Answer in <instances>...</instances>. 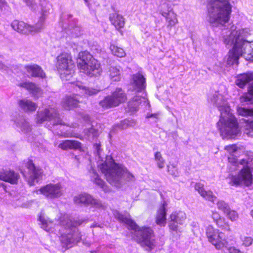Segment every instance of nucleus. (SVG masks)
Instances as JSON below:
<instances>
[{"instance_id": "obj_62", "label": "nucleus", "mask_w": 253, "mask_h": 253, "mask_svg": "<svg viewBox=\"0 0 253 253\" xmlns=\"http://www.w3.org/2000/svg\"><path fill=\"white\" fill-rule=\"evenodd\" d=\"M68 16H69V17H72V15L70 14L68 15Z\"/></svg>"}, {"instance_id": "obj_27", "label": "nucleus", "mask_w": 253, "mask_h": 253, "mask_svg": "<svg viewBox=\"0 0 253 253\" xmlns=\"http://www.w3.org/2000/svg\"><path fill=\"white\" fill-rule=\"evenodd\" d=\"M18 105L20 108L26 112L35 111L38 105L30 100L23 99L18 101Z\"/></svg>"}, {"instance_id": "obj_44", "label": "nucleus", "mask_w": 253, "mask_h": 253, "mask_svg": "<svg viewBox=\"0 0 253 253\" xmlns=\"http://www.w3.org/2000/svg\"><path fill=\"white\" fill-rule=\"evenodd\" d=\"M154 159L159 169H161L164 168L165 162L160 152H157L155 154Z\"/></svg>"}, {"instance_id": "obj_18", "label": "nucleus", "mask_w": 253, "mask_h": 253, "mask_svg": "<svg viewBox=\"0 0 253 253\" xmlns=\"http://www.w3.org/2000/svg\"><path fill=\"white\" fill-rule=\"evenodd\" d=\"M19 178L18 173L13 170H2L0 171V180L9 182L12 184L17 183Z\"/></svg>"}, {"instance_id": "obj_42", "label": "nucleus", "mask_w": 253, "mask_h": 253, "mask_svg": "<svg viewBox=\"0 0 253 253\" xmlns=\"http://www.w3.org/2000/svg\"><path fill=\"white\" fill-rule=\"evenodd\" d=\"M90 172L91 174V180L96 184L98 185L101 188H103L105 183L102 179L99 177L98 175L96 173L95 170L93 169H92Z\"/></svg>"}, {"instance_id": "obj_33", "label": "nucleus", "mask_w": 253, "mask_h": 253, "mask_svg": "<svg viewBox=\"0 0 253 253\" xmlns=\"http://www.w3.org/2000/svg\"><path fill=\"white\" fill-rule=\"evenodd\" d=\"M170 221L174 222L177 224H183L186 219L185 213L182 211L173 212L170 216Z\"/></svg>"}, {"instance_id": "obj_58", "label": "nucleus", "mask_w": 253, "mask_h": 253, "mask_svg": "<svg viewBox=\"0 0 253 253\" xmlns=\"http://www.w3.org/2000/svg\"><path fill=\"white\" fill-rule=\"evenodd\" d=\"M94 147L95 148V149L97 151V153H99V149H100V145L98 144H95L94 145Z\"/></svg>"}, {"instance_id": "obj_3", "label": "nucleus", "mask_w": 253, "mask_h": 253, "mask_svg": "<svg viewBox=\"0 0 253 253\" xmlns=\"http://www.w3.org/2000/svg\"><path fill=\"white\" fill-rule=\"evenodd\" d=\"M101 172L112 185L120 187L125 181H132L134 176L124 167L116 164L112 157L107 156L106 161L99 164Z\"/></svg>"}, {"instance_id": "obj_34", "label": "nucleus", "mask_w": 253, "mask_h": 253, "mask_svg": "<svg viewBox=\"0 0 253 253\" xmlns=\"http://www.w3.org/2000/svg\"><path fill=\"white\" fill-rule=\"evenodd\" d=\"M66 32L72 37H78L82 34V28L76 25L70 24Z\"/></svg>"}, {"instance_id": "obj_40", "label": "nucleus", "mask_w": 253, "mask_h": 253, "mask_svg": "<svg viewBox=\"0 0 253 253\" xmlns=\"http://www.w3.org/2000/svg\"><path fill=\"white\" fill-rule=\"evenodd\" d=\"M237 112L239 115L243 117L253 116V109H249L245 107H238L237 108Z\"/></svg>"}, {"instance_id": "obj_2", "label": "nucleus", "mask_w": 253, "mask_h": 253, "mask_svg": "<svg viewBox=\"0 0 253 253\" xmlns=\"http://www.w3.org/2000/svg\"><path fill=\"white\" fill-rule=\"evenodd\" d=\"M210 100L220 112V119L216 125L221 136L223 139H238L242 132L227 101L222 94L216 92L211 95Z\"/></svg>"}, {"instance_id": "obj_13", "label": "nucleus", "mask_w": 253, "mask_h": 253, "mask_svg": "<svg viewBox=\"0 0 253 253\" xmlns=\"http://www.w3.org/2000/svg\"><path fill=\"white\" fill-rule=\"evenodd\" d=\"M126 100V96L124 92L120 88L116 90L111 95L105 97L99 102V105L104 109L118 106Z\"/></svg>"}, {"instance_id": "obj_7", "label": "nucleus", "mask_w": 253, "mask_h": 253, "mask_svg": "<svg viewBox=\"0 0 253 253\" xmlns=\"http://www.w3.org/2000/svg\"><path fill=\"white\" fill-rule=\"evenodd\" d=\"M40 1L42 6V16L38 23L34 26H31L23 21L15 20L11 24L13 30L19 33L27 35L39 32L43 28L46 16L49 13L51 5L47 3L45 0Z\"/></svg>"}, {"instance_id": "obj_29", "label": "nucleus", "mask_w": 253, "mask_h": 253, "mask_svg": "<svg viewBox=\"0 0 253 253\" xmlns=\"http://www.w3.org/2000/svg\"><path fill=\"white\" fill-rule=\"evenodd\" d=\"M79 103V100L76 96H67L63 102V107L66 110H70L73 108L77 107Z\"/></svg>"}, {"instance_id": "obj_49", "label": "nucleus", "mask_w": 253, "mask_h": 253, "mask_svg": "<svg viewBox=\"0 0 253 253\" xmlns=\"http://www.w3.org/2000/svg\"><path fill=\"white\" fill-rule=\"evenodd\" d=\"M225 214L232 221L236 220L238 218V214L237 212L235 211H231L230 209Z\"/></svg>"}, {"instance_id": "obj_50", "label": "nucleus", "mask_w": 253, "mask_h": 253, "mask_svg": "<svg viewBox=\"0 0 253 253\" xmlns=\"http://www.w3.org/2000/svg\"><path fill=\"white\" fill-rule=\"evenodd\" d=\"M227 245H226V247H224L226 248L229 253H244L235 247H227Z\"/></svg>"}, {"instance_id": "obj_11", "label": "nucleus", "mask_w": 253, "mask_h": 253, "mask_svg": "<svg viewBox=\"0 0 253 253\" xmlns=\"http://www.w3.org/2000/svg\"><path fill=\"white\" fill-rule=\"evenodd\" d=\"M229 163L237 166L240 169L238 174L231 176L230 184L235 186H251L253 183L252 171L246 167H244V165H240L234 158H229Z\"/></svg>"}, {"instance_id": "obj_26", "label": "nucleus", "mask_w": 253, "mask_h": 253, "mask_svg": "<svg viewBox=\"0 0 253 253\" xmlns=\"http://www.w3.org/2000/svg\"><path fill=\"white\" fill-rule=\"evenodd\" d=\"M17 127L24 133H28L31 130V126L23 116H19L14 120Z\"/></svg>"}, {"instance_id": "obj_36", "label": "nucleus", "mask_w": 253, "mask_h": 253, "mask_svg": "<svg viewBox=\"0 0 253 253\" xmlns=\"http://www.w3.org/2000/svg\"><path fill=\"white\" fill-rule=\"evenodd\" d=\"M244 127V133L247 134L249 137H253V120H245Z\"/></svg>"}, {"instance_id": "obj_35", "label": "nucleus", "mask_w": 253, "mask_h": 253, "mask_svg": "<svg viewBox=\"0 0 253 253\" xmlns=\"http://www.w3.org/2000/svg\"><path fill=\"white\" fill-rule=\"evenodd\" d=\"M249 94H246L240 97L241 103L249 102L253 103V83L251 84L248 88Z\"/></svg>"}, {"instance_id": "obj_19", "label": "nucleus", "mask_w": 253, "mask_h": 253, "mask_svg": "<svg viewBox=\"0 0 253 253\" xmlns=\"http://www.w3.org/2000/svg\"><path fill=\"white\" fill-rule=\"evenodd\" d=\"M25 69L28 76L33 77H38L44 78L45 77V74L41 67L36 64H32L27 65L25 67Z\"/></svg>"}, {"instance_id": "obj_48", "label": "nucleus", "mask_w": 253, "mask_h": 253, "mask_svg": "<svg viewBox=\"0 0 253 253\" xmlns=\"http://www.w3.org/2000/svg\"><path fill=\"white\" fill-rule=\"evenodd\" d=\"M133 125L134 122L132 120L125 119L121 122L120 124V127L123 129H126L129 126H132Z\"/></svg>"}, {"instance_id": "obj_12", "label": "nucleus", "mask_w": 253, "mask_h": 253, "mask_svg": "<svg viewBox=\"0 0 253 253\" xmlns=\"http://www.w3.org/2000/svg\"><path fill=\"white\" fill-rule=\"evenodd\" d=\"M56 67L61 78L69 80L74 73L75 65L71 56L63 53L57 57Z\"/></svg>"}, {"instance_id": "obj_8", "label": "nucleus", "mask_w": 253, "mask_h": 253, "mask_svg": "<svg viewBox=\"0 0 253 253\" xmlns=\"http://www.w3.org/2000/svg\"><path fill=\"white\" fill-rule=\"evenodd\" d=\"M133 91L137 94L128 103V109L131 112L137 111L139 105L143 102L145 103L148 100L145 98L146 93L144 89L146 87V80L140 74H136L133 76Z\"/></svg>"}, {"instance_id": "obj_1", "label": "nucleus", "mask_w": 253, "mask_h": 253, "mask_svg": "<svg viewBox=\"0 0 253 253\" xmlns=\"http://www.w3.org/2000/svg\"><path fill=\"white\" fill-rule=\"evenodd\" d=\"M224 34H226L223 37L224 43L226 45H234L224 59L226 66L237 65L240 56L248 61L253 60V42L246 39L248 34L247 30L231 31L228 30L223 32Z\"/></svg>"}, {"instance_id": "obj_57", "label": "nucleus", "mask_w": 253, "mask_h": 253, "mask_svg": "<svg viewBox=\"0 0 253 253\" xmlns=\"http://www.w3.org/2000/svg\"><path fill=\"white\" fill-rule=\"evenodd\" d=\"M157 116L158 115L157 114H151V115H149V116H147V118H157Z\"/></svg>"}, {"instance_id": "obj_39", "label": "nucleus", "mask_w": 253, "mask_h": 253, "mask_svg": "<svg viewBox=\"0 0 253 253\" xmlns=\"http://www.w3.org/2000/svg\"><path fill=\"white\" fill-rule=\"evenodd\" d=\"M84 133L88 139H93L98 135V131L92 126L90 127L84 129Z\"/></svg>"}, {"instance_id": "obj_30", "label": "nucleus", "mask_w": 253, "mask_h": 253, "mask_svg": "<svg viewBox=\"0 0 253 253\" xmlns=\"http://www.w3.org/2000/svg\"><path fill=\"white\" fill-rule=\"evenodd\" d=\"M107 75L112 82H118L121 79L120 68L115 66L110 67L107 71Z\"/></svg>"}, {"instance_id": "obj_45", "label": "nucleus", "mask_w": 253, "mask_h": 253, "mask_svg": "<svg viewBox=\"0 0 253 253\" xmlns=\"http://www.w3.org/2000/svg\"><path fill=\"white\" fill-rule=\"evenodd\" d=\"M240 239L242 241V246L244 247H249L253 245V238L252 237L241 235Z\"/></svg>"}, {"instance_id": "obj_51", "label": "nucleus", "mask_w": 253, "mask_h": 253, "mask_svg": "<svg viewBox=\"0 0 253 253\" xmlns=\"http://www.w3.org/2000/svg\"><path fill=\"white\" fill-rule=\"evenodd\" d=\"M168 169L169 172L171 175L175 177L178 176V172L175 167L173 166L171 167L168 166Z\"/></svg>"}, {"instance_id": "obj_15", "label": "nucleus", "mask_w": 253, "mask_h": 253, "mask_svg": "<svg viewBox=\"0 0 253 253\" xmlns=\"http://www.w3.org/2000/svg\"><path fill=\"white\" fill-rule=\"evenodd\" d=\"M27 168L29 169L27 182L30 186L35 185L42 179V171L41 169L36 168L31 161L27 163Z\"/></svg>"}, {"instance_id": "obj_37", "label": "nucleus", "mask_w": 253, "mask_h": 253, "mask_svg": "<svg viewBox=\"0 0 253 253\" xmlns=\"http://www.w3.org/2000/svg\"><path fill=\"white\" fill-rule=\"evenodd\" d=\"M224 149L227 151L230 154V156L228 157V160L229 161V158H234L236 161H239L240 160H238L236 158L239 155L238 149L236 145H231L226 146L225 147Z\"/></svg>"}, {"instance_id": "obj_24", "label": "nucleus", "mask_w": 253, "mask_h": 253, "mask_svg": "<svg viewBox=\"0 0 253 253\" xmlns=\"http://www.w3.org/2000/svg\"><path fill=\"white\" fill-rule=\"evenodd\" d=\"M75 89L77 91H81V93L86 96L96 95L100 91V89L97 88L85 87L81 83H77L75 85Z\"/></svg>"}, {"instance_id": "obj_9", "label": "nucleus", "mask_w": 253, "mask_h": 253, "mask_svg": "<svg viewBox=\"0 0 253 253\" xmlns=\"http://www.w3.org/2000/svg\"><path fill=\"white\" fill-rule=\"evenodd\" d=\"M44 121H52L54 134L64 137L70 136L69 133L57 130L55 127L59 125L60 128L65 125L60 119V115L57 109L54 108H45L43 110L39 111L37 114L36 122L37 124H42Z\"/></svg>"}, {"instance_id": "obj_5", "label": "nucleus", "mask_w": 253, "mask_h": 253, "mask_svg": "<svg viewBox=\"0 0 253 253\" xmlns=\"http://www.w3.org/2000/svg\"><path fill=\"white\" fill-rule=\"evenodd\" d=\"M85 221L83 219L75 220L68 214L64 215L60 218L61 225L66 230L60 237L63 247L70 248L80 241L81 236L77 227Z\"/></svg>"}, {"instance_id": "obj_59", "label": "nucleus", "mask_w": 253, "mask_h": 253, "mask_svg": "<svg viewBox=\"0 0 253 253\" xmlns=\"http://www.w3.org/2000/svg\"><path fill=\"white\" fill-rule=\"evenodd\" d=\"M0 188H2L5 191H6V186L3 183H0Z\"/></svg>"}, {"instance_id": "obj_17", "label": "nucleus", "mask_w": 253, "mask_h": 253, "mask_svg": "<svg viewBox=\"0 0 253 253\" xmlns=\"http://www.w3.org/2000/svg\"><path fill=\"white\" fill-rule=\"evenodd\" d=\"M195 189L205 200H208L214 204L217 201V197L211 190H206L204 185L202 183H197L195 185Z\"/></svg>"}, {"instance_id": "obj_61", "label": "nucleus", "mask_w": 253, "mask_h": 253, "mask_svg": "<svg viewBox=\"0 0 253 253\" xmlns=\"http://www.w3.org/2000/svg\"><path fill=\"white\" fill-rule=\"evenodd\" d=\"M95 226H95V225H91V227H95Z\"/></svg>"}, {"instance_id": "obj_31", "label": "nucleus", "mask_w": 253, "mask_h": 253, "mask_svg": "<svg viewBox=\"0 0 253 253\" xmlns=\"http://www.w3.org/2000/svg\"><path fill=\"white\" fill-rule=\"evenodd\" d=\"M19 85L30 91L34 96L38 95L41 92V88L33 83L25 82L20 83Z\"/></svg>"}, {"instance_id": "obj_47", "label": "nucleus", "mask_w": 253, "mask_h": 253, "mask_svg": "<svg viewBox=\"0 0 253 253\" xmlns=\"http://www.w3.org/2000/svg\"><path fill=\"white\" fill-rule=\"evenodd\" d=\"M216 205L217 208L219 210L222 211L224 213L229 211L230 209L228 204L222 200L218 201L217 202Z\"/></svg>"}, {"instance_id": "obj_55", "label": "nucleus", "mask_w": 253, "mask_h": 253, "mask_svg": "<svg viewBox=\"0 0 253 253\" xmlns=\"http://www.w3.org/2000/svg\"><path fill=\"white\" fill-rule=\"evenodd\" d=\"M176 223L172 222V223H170L169 224L170 229L176 231L177 229V225L175 224Z\"/></svg>"}, {"instance_id": "obj_4", "label": "nucleus", "mask_w": 253, "mask_h": 253, "mask_svg": "<svg viewBox=\"0 0 253 253\" xmlns=\"http://www.w3.org/2000/svg\"><path fill=\"white\" fill-rule=\"evenodd\" d=\"M230 0H210L208 3V21L213 26H223L230 18L232 6Z\"/></svg>"}, {"instance_id": "obj_28", "label": "nucleus", "mask_w": 253, "mask_h": 253, "mask_svg": "<svg viewBox=\"0 0 253 253\" xmlns=\"http://www.w3.org/2000/svg\"><path fill=\"white\" fill-rule=\"evenodd\" d=\"M109 19L111 23L117 29H121L125 25L124 17L118 13H114L111 14L109 16Z\"/></svg>"}, {"instance_id": "obj_52", "label": "nucleus", "mask_w": 253, "mask_h": 253, "mask_svg": "<svg viewBox=\"0 0 253 253\" xmlns=\"http://www.w3.org/2000/svg\"><path fill=\"white\" fill-rule=\"evenodd\" d=\"M211 217L214 222L221 218L220 214L217 211H212Z\"/></svg>"}, {"instance_id": "obj_32", "label": "nucleus", "mask_w": 253, "mask_h": 253, "mask_svg": "<svg viewBox=\"0 0 253 253\" xmlns=\"http://www.w3.org/2000/svg\"><path fill=\"white\" fill-rule=\"evenodd\" d=\"M169 12L163 11L162 15L166 17L167 22H168L167 27L171 30V27L173 26L178 22L176 16L173 12H170L168 10Z\"/></svg>"}, {"instance_id": "obj_6", "label": "nucleus", "mask_w": 253, "mask_h": 253, "mask_svg": "<svg viewBox=\"0 0 253 253\" xmlns=\"http://www.w3.org/2000/svg\"><path fill=\"white\" fill-rule=\"evenodd\" d=\"M113 214L119 221L126 223L134 231L136 240L142 246L147 247L150 250L154 247L155 243L154 233L150 227L140 228L133 220L125 217L118 211H113Z\"/></svg>"}, {"instance_id": "obj_53", "label": "nucleus", "mask_w": 253, "mask_h": 253, "mask_svg": "<svg viewBox=\"0 0 253 253\" xmlns=\"http://www.w3.org/2000/svg\"><path fill=\"white\" fill-rule=\"evenodd\" d=\"M23 0L25 2L26 4L28 6H30L32 8L35 4V0Z\"/></svg>"}, {"instance_id": "obj_41", "label": "nucleus", "mask_w": 253, "mask_h": 253, "mask_svg": "<svg viewBox=\"0 0 253 253\" xmlns=\"http://www.w3.org/2000/svg\"><path fill=\"white\" fill-rule=\"evenodd\" d=\"M239 163L240 165H244V167H246L251 170H253V155L246 159L240 160Z\"/></svg>"}, {"instance_id": "obj_10", "label": "nucleus", "mask_w": 253, "mask_h": 253, "mask_svg": "<svg viewBox=\"0 0 253 253\" xmlns=\"http://www.w3.org/2000/svg\"><path fill=\"white\" fill-rule=\"evenodd\" d=\"M77 65L81 71L90 77L99 76L102 72L100 63L87 51L79 53Z\"/></svg>"}, {"instance_id": "obj_54", "label": "nucleus", "mask_w": 253, "mask_h": 253, "mask_svg": "<svg viewBox=\"0 0 253 253\" xmlns=\"http://www.w3.org/2000/svg\"><path fill=\"white\" fill-rule=\"evenodd\" d=\"M7 6V3L5 0H0V8L2 10L3 9H5V7Z\"/></svg>"}, {"instance_id": "obj_20", "label": "nucleus", "mask_w": 253, "mask_h": 253, "mask_svg": "<svg viewBox=\"0 0 253 253\" xmlns=\"http://www.w3.org/2000/svg\"><path fill=\"white\" fill-rule=\"evenodd\" d=\"M167 206V203L164 201L161 204L156 215V222L158 225L161 226H164L166 224V207Z\"/></svg>"}, {"instance_id": "obj_14", "label": "nucleus", "mask_w": 253, "mask_h": 253, "mask_svg": "<svg viewBox=\"0 0 253 253\" xmlns=\"http://www.w3.org/2000/svg\"><path fill=\"white\" fill-rule=\"evenodd\" d=\"M35 192L37 194H42L47 198L55 199L62 195L63 189L60 183H50L35 190Z\"/></svg>"}, {"instance_id": "obj_60", "label": "nucleus", "mask_w": 253, "mask_h": 253, "mask_svg": "<svg viewBox=\"0 0 253 253\" xmlns=\"http://www.w3.org/2000/svg\"><path fill=\"white\" fill-rule=\"evenodd\" d=\"M251 216L253 218V210H252L250 212Z\"/></svg>"}, {"instance_id": "obj_25", "label": "nucleus", "mask_w": 253, "mask_h": 253, "mask_svg": "<svg viewBox=\"0 0 253 253\" xmlns=\"http://www.w3.org/2000/svg\"><path fill=\"white\" fill-rule=\"evenodd\" d=\"M38 221L42 228L47 232H50L53 227V224L51 220L47 218L43 212L41 211L38 215Z\"/></svg>"}, {"instance_id": "obj_22", "label": "nucleus", "mask_w": 253, "mask_h": 253, "mask_svg": "<svg viewBox=\"0 0 253 253\" xmlns=\"http://www.w3.org/2000/svg\"><path fill=\"white\" fill-rule=\"evenodd\" d=\"M82 144L76 140H66L62 141L58 146V147L63 150L68 149L78 150L81 148Z\"/></svg>"}, {"instance_id": "obj_43", "label": "nucleus", "mask_w": 253, "mask_h": 253, "mask_svg": "<svg viewBox=\"0 0 253 253\" xmlns=\"http://www.w3.org/2000/svg\"><path fill=\"white\" fill-rule=\"evenodd\" d=\"M218 230L215 229L212 226L209 225L206 228V234L209 241H213V237Z\"/></svg>"}, {"instance_id": "obj_16", "label": "nucleus", "mask_w": 253, "mask_h": 253, "mask_svg": "<svg viewBox=\"0 0 253 253\" xmlns=\"http://www.w3.org/2000/svg\"><path fill=\"white\" fill-rule=\"evenodd\" d=\"M74 200L77 203H81L87 205H90L95 208L102 207V205L100 201L93 198L91 195L86 193L81 194L75 197Z\"/></svg>"}, {"instance_id": "obj_21", "label": "nucleus", "mask_w": 253, "mask_h": 253, "mask_svg": "<svg viewBox=\"0 0 253 253\" xmlns=\"http://www.w3.org/2000/svg\"><path fill=\"white\" fill-rule=\"evenodd\" d=\"M213 239L214 240L213 241L209 242L218 250L226 247V245L228 244L224 234L222 232H219V231L216 233V236L213 237Z\"/></svg>"}, {"instance_id": "obj_46", "label": "nucleus", "mask_w": 253, "mask_h": 253, "mask_svg": "<svg viewBox=\"0 0 253 253\" xmlns=\"http://www.w3.org/2000/svg\"><path fill=\"white\" fill-rule=\"evenodd\" d=\"M219 228H221L225 231H230V228L228 224L225 221V219L223 217H221L219 219L215 222Z\"/></svg>"}, {"instance_id": "obj_56", "label": "nucleus", "mask_w": 253, "mask_h": 253, "mask_svg": "<svg viewBox=\"0 0 253 253\" xmlns=\"http://www.w3.org/2000/svg\"><path fill=\"white\" fill-rule=\"evenodd\" d=\"M170 135L172 137L174 140H176L178 138V135L177 131H172L170 133Z\"/></svg>"}, {"instance_id": "obj_23", "label": "nucleus", "mask_w": 253, "mask_h": 253, "mask_svg": "<svg viewBox=\"0 0 253 253\" xmlns=\"http://www.w3.org/2000/svg\"><path fill=\"white\" fill-rule=\"evenodd\" d=\"M253 81V73L248 72L238 76L236 80V84L240 88H244L245 86Z\"/></svg>"}, {"instance_id": "obj_38", "label": "nucleus", "mask_w": 253, "mask_h": 253, "mask_svg": "<svg viewBox=\"0 0 253 253\" xmlns=\"http://www.w3.org/2000/svg\"><path fill=\"white\" fill-rule=\"evenodd\" d=\"M110 49L112 53L114 55L119 58H122L126 55V52L124 49L116 46L114 44H111L110 46Z\"/></svg>"}, {"instance_id": "obj_63", "label": "nucleus", "mask_w": 253, "mask_h": 253, "mask_svg": "<svg viewBox=\"0 0 253 253\" xmlns=\"http://www.w3.org/2000/svg\"><path fill=\"white\" fill-rule=\"evenodd\" d=\"M84 1H85L86 2H87L88 1V0H84Z\"/></svg>"}]
</instances>
